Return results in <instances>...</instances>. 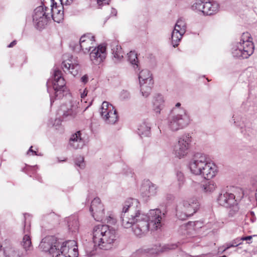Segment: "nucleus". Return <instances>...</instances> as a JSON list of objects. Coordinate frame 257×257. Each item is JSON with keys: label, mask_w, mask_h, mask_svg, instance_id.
<instances>
[{"label": "nucleus", "mask_w": 257, "mask_h": 257, "mask_svg": "<svg viewBox=\"0 0 257 257\" xmlns=\"http://www.w3.org/2000/svg\"><path fill=\"white\" fill-rule=\"evenodd\" d=\"M162 216L164 214L159 209L150 210L148 215L145 214L138 200L130 198L123 204L120 219L124 228H132L135 235L142 237L150 228L157 230L161 227Z\"/></svg>", "instance_id": "obj_1"}, {"label": "nucleus", "mask_w": 257, "mask_h": 257, "mask_svg": "<svg viewBox=\"0 0 257 257\" xmlns=\"http://www.w3.org/2000/svg\"><path fill=\"white\" fill-rule=\"evenodd\" d=\"M191 172L195 175H200L209 180L215 176L216 166L205 154L196 153L189 164Z\"/></svg>", "instance_id": "obj_2"}, {"label": "nucleus", "mask_w": 257, "mask_h": 257, "mask_svg": "<svg viewBox=\"0 0 257 257\" xmlns=\"http://www.w3.org/2000/svg\"><path fill=\"white\" fill-rule=\"evenodd\" d=\"M190 122V116L185 109L173 108L168 118V127L173 132L185 128Z\"/></svg>", "instance_id": "obj_3"}, {"label": "nucleus", "mask_w": 257, "mask_h": 257, "mask_svg": "<svg viewBox=\"0 0 257 257\" xmlns=\"http://www.w3.org/2000/svg\"><path fill=\"white\" fill-rule=\"evenodd\" d=\"M53 89L54 91V96L50 92V89L48 87L47 91L50 94L51 105L54 102V99L62 98L66 93L67 88L66 82L62 76V73L60 70L56 68L54 69Z\"/></svg>", "instance_id": "obj_4"}, {"label": "nucleus", "mask_w": 257, "mask_h": 257, "mask_svg": "<svg viewBox=\"0 0 257 257\" xmlns=\"http://www.w3.org/2000/svg\"><path fill=\"white\" fill-rule=\"evenodd\" d=\"M46 2L43 5L36 8L33 15V21L35 27L37 29H44L52 17L50 9L45 6Z\"/></svg>", "instance_id": "obj_5"}, {"label": "nucleus", "mask_w": 257, "mask_h": 257, "mask_svg": "<svg viewBox=\"0 0 257 257\" xmlns=\"http://www.w3.org/2000/svg\"><path fill=\"white\" fill-rule=\"evenodd\" d=\"M182 205L181 211H177V216L181 220H185L187 217L193 215L199 207V202L195 198L184 200Z\"/></svg>", "instance_id": "obj_6"}, {"label": "nucleus", "mask_w": 257, "mask_h": 257, "mask_svg": "<svg viewBox=\"0 0 257 257\" xmlns=\"http://www.w3.org/2000/svg\"><path fill=\"white\" fill-rule=\"evenodd\" d=\"M191 142L192 138L189 134H184L180 137L174 147L175 156L179 159L185 157L188 153Z\"/></svg>", "instance_id": "obj_7"}, {"label": "nucleus", "mask_w": 257, "mask_h": 257, "mask_svg": "<svg viewBox=\"0 0 257 257\" xmlns=\"http://www.w3.org/2000/svg\"><path fill=\"white\" fill-rule=\"evenodd\" d=\"M60 241L53 236L44 237L40 243V247L45 252H49L52 257H58Z\"/></svg>", "instance_id": "obj_8"}, {"label": "nucleus", "mask_w": 257, "mask_h": 257, "mask_svg": "<svg viewBox=\"0 0 257 257\" xmlns=\"http://www.w3.org/2000/svg\"><path fill=\"white\" fill-rule=\"evenodd\" d=\"M254 45L252 41L239 42L233 48L232 54L234 57L247 58L253 52Z\"/></svg>", "instance_id": "obj_9"}, {"label": "nucleus", "mask_w": 257, "mask_h": 257, "mask_svg": "<svg viewBox=\"0 0 257 257\" xmlns=\"http://www.w3.org/2000/svg\"><path fill=\"white\" fill-rule=\"evenodd\" d=\"M100 113L102 118L107 123L114 124L118 120L116 110L111 104L107 101L102 103Z\"/></svg>", "instance_id": "obj_10"}, {"label": "nucleus", "mask_w": 257, "mask_h": 257, "mask_svg": "<svg viewBox=\"0 0 257 257\" xmlns=\"http://www.w3.org/2000/svg\"><path fill=\"white\" fill-rule=\"evenodd\" d=\"M58 252V257L60 255H63L65 257H77L78 251L76 241L73 240L65 242L60 241Z\"/></svg>", "instance_id": "obj_11"}, {"label": "nucleus", "mask_w": 257, "mask_h": 257, "mask_svg": "<svg viewBox=\"0 0 257 257\" xmlns=\"http://www.w3.org/2000/svg\"><path fill=\"white\" fill-rule=\"evenodd\" d=\"M23 232L24 236L20 244L24 249V253L26 255H28L33 249L31 236V225L29 223L24 222Z\"/></svg>", "instance_id": "obj_12"}, {"label": "nucleus", "mask_w": 257, "mask_h": 257, "mask_svg": "<svg viewBox=\"0 0 257 257\" xmlns=\"http://www.w3.org/2000/svg\"><path fill=\"white\" fill-rule=\"evenodd\" d=\"M106 231L107 232L96 245L104 250L111 248L116 240V231L113 227L108 226Z\"/></svg>", "instance_id": "obj_13"}, {"label": "nucleus", "mask_w": 257, "mask_h": 257, "mask_svg": "<svg viewBox=\"0 0 257 257\" xmlns=\"http://www.w3.org/2000/svg\"><path fill=\"white\" fill-rule=\"evenodd\" d=\"M61 110L63 112L62 119L65 120L74 118L79 111L78 103L74 101H70L65 105L61 106Z\"/></svg>", "instance_id": "obj_14"}, {"label": "nucleus", "mask_w": 257, "mask_h": 257, "mask_svg": "<svg viewBox=\"0 0 257 257\" xmlns=\"http://www.w3.org/2000/svg\"><path fill=\"white\" fill-rule=\"evenodd\" d=\"M89 210L95 220L103 221L104 217V209L99 198H95L92 201Z\"/></svg>", "instance_id": "obj_15"}, {"label": "nucleus", "mask_w": 257, "mask_h": 257, "mask_svg": "<svg viewBox=\"0 0 257 257\" xmlns=\"http://www.w3.org/2000/svg\"><path fill=\"white\" fill-rule=\"evenodd\" d=\"M106 48L104 44L99 45L95 47L90 53L91 61L95 65H99L102 62L106 57Z\"/></svg>", "instance_id": "obj_16"}, {"label": "nucleus", "mask_w": 257, "mask_h": 257, "mask_svg": "<svg viewBox=\"0 0 257 257\" xmlns=\"http://www.w3.org/2000/svg\"><path fill=\"white\" fill-rule=\"evenodd\" d=\"M3 253L5 257H23L26 255L23 250L6 240L5 241Z\"/></svg>", "instance_id": "obj_17"}, {"label": "nucleus", "mask_w": 257, "mask_h": 257, "mask_svg": "<svg viewBox=\"0 0 257 257\" xmlns=\"http://www.w3.org/2000/svg\"><path fill=\"white\" fill-rule=\"evenodd\" d=\"M217 202L220 205L226 208L230 207L236 204L234 195L224 191L218 196Z\"/></svg>", "instance_id": "obj_18"}, {"label": "nucleus", "mask_w": 257, "mask_h": 257, "mask_svg": "<svg viewBox=\"0 0 257 257\" xmlns=\"http://www.w3.org/2000/svg\"><path fill=\"white\" fill-rule=\"evenodd\" d=\"M157 187L149 180L145 181L141 188V193L143 197L147 199L157 193Z\"/></svg>", "instance_id": "obj_19"}, {"label": "nucleus", "mask_w": 257, "mask_h": 257, "mask_svg": "<svg viewBox=\"0 0 257 257\" xmlns=\"http://www.w3.org/2000/svg\"><path fill=\"white\" fill-rule=\"evenodd\" d=\"M94 37L91 34L83 35L80 39L79 45L81 50L84 53H88L94 45Z\"/></svg>", "instance_id": "obj_20"}, {"label": "nucleus", "mask_w": 257, "mask_h": 257, "mask_svg": "<svg viewBox=\"0 0 257 257\" xmlns=\"http://www.w3.org/2000/svg\"><path fill=\"white\" fill-rule=\"evenodd\" d=\"M109 225H97L93 227L92 235H93V241L95 245L99 243L104 236L105 233L107 232V229Z\"/></svg>", "instance_id": "obj_21"}, {"label": "nucleus", "mask_w": 257, "mask_h": 257, "mask_svg": "<svg viewBox=\"0 0 257 257\" xmlns=\"http://www.w3.org/2000/svg\"><path fill=\"white\" fill-rule=\"evenodd\" d=\"M84 145V140L81 137V131H77L71 135L69 140V145L72 149H81Z\"/></svg>", "instance_id": "obj_22"}, {"label": "nucleus", "mask_w": 257, "mask_h": 257, "mask_svg": "<svg viewBox=\"0 0 257 257\" xmlns=\"http://www.w3.org/2000/svg\"><path fill=\"white\" fill-rule=\"evenodd\" d=\"M164 103L165 100L162 95L159 93L155 94L152 100L153 110L157 114H160L161 111L164 108Z\"/></svg>", "instance_id": "obj_23"}, {"label": "nucleus", "mask_w": 257, "mask_h": 257, "mask_svg": "<svg viewBox=\"0 0 257 257\" xmlns=\"http://www.w3.org/2000/svg\"><path fill=\"white\" fill-rule=\"evenodd\" d=\"M219 5L216 2H204L202 13L204 15H211L217 12Z\"/></svg>", "instance_id": "obj_24"}, {"label": "nucleus", "mask_w": 257, "mask_h": 257, "mask_svg": "<svg viewBox=\"0 0 257 257\" xmlns=\"http://www.w3.org/2000/svg\"><path fill=\"white\" fill-rule=\"evenodd\" d=\"M70 60L64 61L62 63V67L64 71H68L73 76L78 74L80 69V66L77 64H72L70 63Z\"/></svg>", "instance_id": "obj_25"}, {"label": "nucleus", "mask_w": 257, "mask_h": 257, "mask_svg": "<svg viewBox=\"0 0 257 257\" xmlns=\"http://www.w3.org/2000/svg\"><path fill=\"white\" fill-rule=\"evenodd\" d=\"M112 54L116 60H120L123 58V53L121 46L117 41L112 42L110 44Z\"/></svg>", "instance_id": "obj_26"}, {"label": "nucleus", "mask_w": 257, "mask_h": 257, "mask_svg": "<svg viewBox=\"0 0 257 257\" xmlns=\"http://www.w3.org/2000/svg\"><path fill=\"white\" fill-rule=\"evenodd\" d=\"M69 230L73 232L78 231L79 227L78 219L76 216H72L67 219Z\"/></svg>", "instance_id": "obj_27"}, {"label": "nucleus", "mask_w": 257, "mask_h": 257, "mask_svg": "<svg viewBox=\"0 0 257 257\" xmlns=\"http://www.w3.org/2000/svg\"><path fill=\"white\" fill-rule=\"evenodd\" d=\"M150 130L151 126L149 123L143 122L138 127V133L142 138L149 137L151 134Z\"/></svg>", "instance_id": "obj_28"}, {"label": "nucleus", "mask_w": 257, "mask_h": 257, "mask_svg": "<svg viewBox=\"0 0 257 257\" xmlns=\"http://www.w3.org/2000/svg\"><path fill=\"white\" fill-rule=\"evenodd\" d=\"M153 84V79H152V84L151 85H149L147 81L140 82L141 91L143 96L147 97L150 95Z\"/></svg>", "instance_id": "obj_29"}, {"label": "nucleus", "mask_w": 257, "mask_h": 257, "mask_svg": "<svg viewBox=\"0 0 257 257\" xmlns=\"http://www.w3.org/2000/svg\"><path fill=\"white\" fill-rule=\"evenodd\" d=\"M139 79L140 82L147 81L149 85H151L153 78L150 72L147 69H144L140 72Z\"/></svg>", "instance_id": "obj_30"}, {"label": "nucleus", "mask_w": 257, "mask_h": 257, "mask_svg": "<svg viewBox=\"0 0 257 257\" xmlns=\"http://www.w3.org/2000/svg\"><path fill=\"white\" fill-rule=\"evenodd\" d=\"M185 33H181V31L174 28L172 33V44L174 47H177Z\"/></svg>", "instance_id": "obj_31"}, {"label": "nucleus", "mask_w": 257, "mask_h": 257, "mask_svg": "<svg viewBox=\"0 0 257 257\" xmlns=\"http://www.w3.org/2000/svg\"><path fill=\"white\" fill-rule=\"evenodd\" d=\"M204 1L202 0H196L191 6L192 10L197 12H202Z\"/></svg>", "instance_id": "obj_32"}, {"label": "nucleus", "mask_w": 257, "mask_h": 257, "mask_svg": "<svg viewBox=\"0 0 257 257\" xmlns=\"http://www.w3.org/2000/svg\"><path fill=\"white\" fill-rule=\"evenodd\" d=\"M174 28L178 29L179 31H181V33H185L186 26L184 21L182 19H179L177 21Z\"/></svg>", "instance_id": "obj_33"}, {"label": "nucleus", "mask_w": 257, "mask_h": 257, "mask_svg": "<svg viewBox=\"0 0 257 257\" xmlns=\"http://www.w3.org/2000/svg\"><path fill=\"white\" fill-rule=\"evenodd\" d=\"M128 55V59L130 63L134 65V67L135 66L137 68L138 67V60L137 58V55L136 53H135V52L131 51L130 53L127 54Z\"/></svg>", "instance_id": "obj_34"}, {"label": "nucleus", "mask_w": 257, "mask_h": 257, "mask_svg": "<svg viewBox=\"0 0 257 257\" xmlns=\"http://www.w3.org/2000/svg\"><path fill=\"white\" fill-rule=\"evenodd\" d=\"M215 185H214V182L212 181H209L203 186V190L205 192H212L215 190Z\"/></svg>", "instance_id": "obj_35"}, {"label": "nucleus", "mask_w": 257, "mask_h": 257, "mask_svg": "<svg viewBox=\"0 0 257 257\" xmlns=\"http://www.w3.org/2000/svg\"><path fill=\"white\" fill-rule=\"evenodd\" d=\"M160 251L159 248H145L141 249L139 251L141 253H149V254H155L157 253Z\"/></svg>", "instance_id": "obj_36"}, {"label": "nucleus", "mask_w": 257, "mask_h": 257, "mask_svg": "<svg viewBox=\"0 0 257 257\" xmlns=\"http://www.w3.org/2000/svg\"><path fill=\"white\" fill-rule=\"evenodd\" d=\"M194 222H190L186 224H183L181 226V229L182 230H186L187 234L189 231L188 230H193L194 229Z\"/></svg>", "instance_id": "obj_37"}, {"label": "nucleus", "mask_w": 257, "mask_h": 257, "mask_svg": "<svg viewBox=\"0 0 257 257\" xmlns=\"http://www.w3.org/2000/svg\"><path fill=\"white\" fill-rule=\"evenodd\" d=\"M177 180L178 181V186L181 188L185 182V178L183 174L181 172H178L176 174Z\"/></svg>", "instance_id": "obj_38"}, {"label": "nucleus", "mask_w": 257, "mask_h": 257, "mask_svg": "<svg viewBox=\"0 0 257 257\" xmlns=\"http://www.w3.org/2000/svg\"><path fill=\"white\" fill-rule=\"evenodd\" d=\"M247 41H252L250 34L248 32L243 33L241 36L239 42H245Z\"/></svg>", "instance_id": "obj_39"}, {"label": "nucleus", "mask_w": 257, "mask_h": 257, "mask_svg": "<svg viewBox=\"0 0 257 257\" xmlns=\"http://www.w3.org/2000/svg\"><path fill=\"white\" fill-rule=\"evenodd\" d=\"M75 164L81 169L84 168L85 167V163L83 157L82 156H79L76 158L75 160Z\"/></svg>", "instance_id": "obj_40"}, {"label": "nucleus", "mask_w": 257, "mask_h": 257, "mask_svg": "<svg viewBox=\"0 0 257 257\" xmlns=\"http://www.w3.org/2000/svg\"><path fill=\"white\" fill-rule=\"evenodd\" d=\"M104 221H106L107 223H109L111 224H113L115 223L116 220L114 218V217L112 216L109 215L108 216H106V218H105V216L104 217V218L103 219Z\"/></svg>", "instance_id": "obj_41"}, {"label": "nucleus", "mask_w": 257, "mask_h": 257, "mask_svg": "<svg viewBox=\"0 0 257 257\" xmlns=\"http://www.w3.org/2000/svg\"><path fill=\"white\" fill-rule=\"evenodd\" d=\"M130 93L126 90H122L120 93V97L122 99H126L130 98Z\"/></svg>", "instance_id": "obj_42"}, {"label": "nucleus", "mask_w": 257, "mask_h": 257, "mask_svg": "<svg viewBox=\"0 0 257 257\" xmlns=\"http://www.w3.org/2000/svg\"><path fill=\"white\" fill-rule=\"evenodd\" d=\"M242 239H241V238H236L234 239H233L231 242L233 245L234 247L237 246L238 245L241 244Z\"/></svg>", "instance_id": "obj_43"}, {"label": "nucleus", "mask_w": 257, "mask_h": 257, "mask_svg": "<svg viewBox=\"0 0 257 257\" xmlns=\"http://www.w3.org/2000/svg\"><path fill=\"white\" fill-rule=\"evenodd\" d=\"M61 2V4L62 6L64 5H70L73 1V0H60Z\"/></svg>", "instance_id": "obj_44"}, {"label": "nucleus", "mask_w": 257, "mask_h": 257, "mask_svg": "<svg viewBox=\"0 0 257 257\" xmlns=\"http://www.w3.org/2000/svg\"><path fill=\"white\" fill-rule=\"evenodd\" d=\"M225 247L223 249V250L221 251V253L224 252L227 249H229L230 247H234L232 242L227 243L225 244Z\"/></svg>", "instance_id": "obj_45"}, {"label": "nucleus", "mask_w": 257, "mask_h": 257, "mask_svg": "<svg viewBox=\"0 0 257 257\" xmlns=\"http://www.w3.org/2000/svg\"><path fill=\"white\" fill-rule=\"evenodd\" d=\"M88 76L86 75H85L84 76H83L81 78V81L84 83H86L88 81Z\"/></svg>", "instance_id": "obj_46"}, {"label": "nucleus", "mask_w": 257, "mask_h": 257, "mask_svg": "<svg viewBox=\"0 0 257 257\" xmlns=\"http://www.w3.org/2000/svg\"><path fill=\"white\" fill-rule=\"evenodd\" d=\"M252 238V236H243L241 237V239H242V241L243 240H250L251 238Z\"/></svg>", "instance_id": "obj_47"}, {"label": "nucleus", "mask_w": 257, "mask_h": 257, "mask_svg": "<svg viewBox=\"0 0 257 257\" xmlns=\"http://www.w3.org/2000/svg\"><path fill=\"white\" fill-rule=\"evenodd\" d=\"M87 91L86 89L84 90L83 92L81 94V97L82 98H84L87 95Z\"/></svg>", "instance_id": "obj_48"}, {"label": "nucleus", "mask_w": 257, "mask_h": 257, "mask_svg": "<svg viewBox=\"0 0 257 257\" xmlns=\"http://www.w3.org/2000/svg\"><path fill=\"white\" fill-rule=\"evenodd\" d=\"M16 40H14L12 42H11L8 46V47L9 48H12L13 47V46H14L16 44Z\"/></svg>", "instance_id": "obj_49"}, {"label": "nucleus", "mask_w": 257, "mask_h": 257, "mask_svg": "<svg viewBox=\"0 0 257 257\" xmlns=\"http://www.w3.org/2000/svg\"><path fill=\"white\" fill-rule=\"evenodd\" d=\"M32 148H33V147H32V146H31V147L30 148L29 150H28V154H29V152H32V153H33V154H34V155H37V154L36 152V151H33V150H32Z\"/></svg>", "instance_id": "obj_50"}, {"label": "nucleus", "mask_w": 257, "mask_h": 257, "mask_svg": "<svg viewBox=\"0 0 257 257\" xmlns=\"http://www.w3.org/2000/svg\"><path fill=\"white\" fill-rule=\"evenodd\" d=\"M181 106V103L180 102H178L176 104L175 107L174 108L177 109H183V108H179Z\"/></svg>", "instance_id": "obj_51"}, {"label": "nucleus", "mask_w": 257, "mask_h": 257, "mask_svg": "<svg viewBox=\"0 0 257 257\" xmlns=\"http://www.w3.org/2000/svg\"><path fill=\"white\" fill-rule=\"evenodd\" d=\"M97 1L98 3H99V2H103L104 4H108L109 0H97Z\"/></svg>", "instance_id": "obj_52"}, {"label": "nucleus", "mask_w": 257, "mask_h": 257, "mask_svg": "<svg viewBox=\"0 0 257 257\" xmlns=\"http://www.w3.org/2000/svg\"><path fill=\"white\" fill-rule=\"evenodd\" d=\"M4 244H5V242L4 243L3 245H2L0 244V250H1L2 249H3Z\"/></svg>", "instance_id": "obj_53"}, {"label": "nucleus", "mask_w": 257, "mask_h": 257, "mask_svg": "<svg viewBox=\"0 0 257 257\" xmlns=\"http://www.w3.org/2000/svg\"><path fill=\"white\" fill-rule=\"evenodd\" d=\"M225 247V245H223V246H221V247H220L219 248V250H220V249H222V250L223 251V249H224V248Z\"/></svg>", "instance_id": "obj_54"}, {"label": "nucleus", "mask_w": 257, "mask_h": 257, "mask_svg": "<svg viewBox=\"0 0 257 257\" xmlns=\"http://www.w3.org/2000/svg\"><path fill=\"white\" fill-rule=\"evenodd\" d=\"M250 214L252 217H253V216H254V212H252V211H251V212H250Z\"/></svg>", "instance_id": "obj_55"}, {"label": "nucleus", "mask_w": 257, "mask_h": 257, "mask_svg": "<svg viewBox=\"0 0 257 257\" xmlns=\"http://www.w3.org/2000/svg\"><path fill=\"white\" fill-rule=\"evenodd\" d=\"M173 198V196L172 195H169V199H172Z\"/></svg>", "instance_id": "obj_56"}, {"label": "nucleus", "mask_w": 257, "mask_h": 257, "mask_svg": "<svg viewBox=\"0 0 257 257\" xmlns=\"http://www.w3.org/2000/svg\"><path fill=\"white\" fill-rule=\"evenodd\" d=\"M204 256V254H201L200 255L197 256V257H202V256Z\"/></svg>", "instance_id": "obj_57"}, {"label": "nucleus", "mask_w": 257, "mask_h": 257, "mask_svg": "<svg viewBox=\"0 0 257 257\" xmlns=\"http://www.w3.org/2000/svg\"><path fill=\"white\" fill-rule=\"evenodd\" d=\"M113 11H114V16H116V12L115 11V10H113Z\"/></svg>", "instance_id": "obj_58"}, {"label": "nucleus", "mask_w": 257, "mask_h": 257, "mask_svg": "<svg viewBox=\"0 0 257 257\" xmlns=\"http://www.w3.org/2000/svg\"><path fill=\"white\" fill-rule=\"evenodd\" d=\"M251 220L252 222H253V218H251Z\"/></svg>", "instance_id": "obj_59"}, {"label": "nucleus", "mask_w": 257, "mask_h": 257, "mask_svg": "<svg viewBox=\"0 0 257 257\" xmlns=\"http://www.w3.org/2000/svg\"><path fill=\"white\" fill-rule=\"evenodd\" d=\"M221 257H226V255H223V256H222Z\"/></svg>", "instance_id": "obj_60"}]
</instances>
